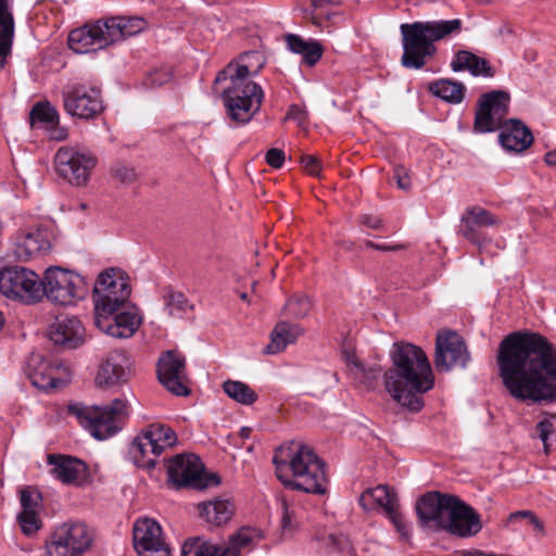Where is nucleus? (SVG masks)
Returning <instances> with one entry per match:
<instances>
[{"label": "nucleus", "mask_w": 556, "mask_h": 556, "mask_svg": "<svg viewBox=\"0 0 556 556\" xmlns=\"http://www.w3.org/2000/svg\"><path fill=\"white\" fill-rule=\"evenodd\" d=\"M500 377L521 402L556 403V348L538 332H511L498 346Z\"/></svg>", "instance_id": "f257e3e1"}, {"label": "nucleus", "mask_w": 556, "mask_h": 556, "mask_svg": "<svg viewBox=\"0 0 556 556\" xmlns=\"http://www.w3.org/2000/svg\"><path fill=\"white\" fill-rule=\"evenodd\" d=\"M390 358L392 366L383 374L386 391L409 412H419L425 405L424 394L434 386L426 353L415 344L395 342Z\"/></svg>", "instance_id": "f03ea898"}, {"label": "nucleus", "mask_w": 556, "mask_h": 556, "mask_svg": "<svg viewBox=\"0 0 556 556\" xmlns=\"http://www.w3.org/2000/svg\"><path fill=\"white\" fill-rule=\"evenodd\" d=\"M273 464L286 488L316 495L327 493L326 463L308 445L291 441L277 447Z\"/></svg>", "instance_id": "7ed1b4c3"}, {"label": "nucleus", "mask_w": 556, "mask_h": 556, "mask_svg": "<svg viewBox=\"0 0 556 556\" xmlns=\"http://www.w3.org/2000/svg\"><path fill=\"white\" fill-rule=\"evenodd\" d=\"M260 62L255 68L249 63L230 62L217 73L214 85L229 80V86L222 92L227 117L236 125H245L260 111L264 92L262 87L251 80L263 68Z\"/></svg>", "instance_id": "20e7f679"}, {"label": "nucleus", "mask_w": 556, "mask_h": 556, "mask_svg": "<svg viewBox=\"0 0 556 556\" xmlns=\"http://www.w3.org/2000/svg\"><path fill=\"white\" fill-rule=\"evenodd\" d=\"M68 413L74 415L93 438L105 440L121 430L128 416V404L122 399H115L104 406L74 404L68 406Z\"/></svg>", "instance_id": "39448f33"}, {"label": "nucleus", "mask_w": 556, "mask_h": 556, "mask_svg": "<svg viewBox=\"0 0 556 556\" xmlns=\"http://www.w3.org/2000/svg\"><path fill=\"white\" fill-rule=\"evenodd\" d=\"M131 287L121 269L111 267L102 271L92 289L94 317L114 315L129 303Z\"/></svg>", "instance_id": "423d86ee"}, {"label": "nucleus", "mask_w": 556, "mask_h": 556, "mask_svg": "<svg viewBox=\"0 0 556 556\" xmlns=\"http://www.w3.org/2000/svg\"><path fill=\"white\" fill-rule=\"evenodd\" d=\"M40 285V301L47 296L59 305H71L88 293V283L83 276L59 266L49 267Z\"/></svg>", "instance_id": "0eeeda50"}, {"label": "nucleus", "mask_w": 556, "mask_h": 556, "mask_svg": "<svg viewBox=\"0 0 556 556\" xmlns=\"http://www.w3.org/2000/svg\"><path fill=\"white\" fill-rule=\"evenodd\" d=\"M92 540V531L84 521L63 522L46 542V556H83Z\"/></svg>", "instance_id": "6e6552de"}, {"label": "nucleus", "mask_w": 556, "mask_h": 556, "mask_svg": "<svg viewBox=\"0 0 556 556\" xmlns=\"http://www.w3.org/2000/svg\"><path fill=\"white\" fill-rule=\"evenodd\" d=\"M456 497L454 494L440 491H429L422 494L415 505L419 526L434 532L446 531Z\"/></svg>", "instance_id": "1a4fd4ad"}, {"label": "nucleus", "mask_w": 556, "mask_h": 556, "mask_svg": "<svg viewBox=\"0 0 556 556\" xmlns=\"http://www.w3.org/2000/svg\"><path fill=\"white\" fill-rule=\"evenodd\" d=\"M40 286L38 275L27 268L12 266L0 270V292L9 299L37 303L42 291Z\"/></svg>", "instance_id": "9d476101"}, {"label": "nucleus", "mask_w": 556, "mask_h": 556, "mask_svg": "<svg viewBox=\"0 0 556 556\" xmlns=\"http://www.w3.org/2000/svg\"><path fill=\"white\" fill-rule=\"evenodd\" d=\"M62 98L64 111L80 119H92L104 110L101 90L86 84L67 85Z\"/></svg>", "instance_id": "9b49d317"}, {"label": "nucleus", "mask_w": 556, "mask_h": 556, "mask_svg": "<svg viewBox=\"0 0 556 556\" xmlns=\"http://www.w3.org/2000/svg\"><path fill=\"white\" fill-rule=\"evenodd\" d=\"M400 29L403 45L402 65L416 70L424 67L427 59L435 54L437 48L424 30L421 22L402 24Z\"/></svg>", "instance_id": "f8f14e48"}, {"label": "nucleus", "mask_w": 556, "mask_h": 556, "mask_svg": "<svg viewBox=\"0 0 556 556\" xmlns=\"http://www.w3.org/2000/svg\"><path fill=\"white\" fill-rule=\"evenodd\" d=\"M97 164L91 153L80 152L71 147L60 148L54 155V168L60 177L73 186H85Z\"/></svg>", "instance_id": "ddd939ff"}, {"label": "nucleus", "mask_w": 556, "mask_h": 556, "mask_svg": "<svg viewBox=\"0 0 556 556\" xmlns=\"http://www.w3.org/2000/svg\"><path fill=\"white\" fill-rule=\"evenodd\" d=\"M509 94L506 91L493 90L482 94L478 101L475 116V130L490 132L501 129L508 113Z\"/></svg>", "instance_id": "4468645a"}, {"label": "nucleus", "mask_w": 556, "mask_h": 556, "mask_svg": "<svg viewBox=\"0 0 556 556\" xmlns=\"http://www.w3.org/2000/svg\"><path fill=\"white\" fill-rule=\"evenodd\" d=\"M470 354L462 336L452 330H441L435 338L434 365L439 371H448L454 367L465 368Z\"/></svg>", "instance_id": "2eb2a0df"}, {"label": "nucleus", "mask_w": 556, "mask_h": 556, "mask_svg": "<svg viewBox=\"0 0 556 556\" xmlns=\"http://www.w3.org/2000/svg\"><path fill=\"white\" fill-rule=\"evenodd\" d=\"M134 547L139 556H169L170 548L162 535L161 526L151 518H142L134 525Z\"/></svg>", "instance_id": "dca6fc26"}, {"label": "nucleus", "mask_w": 556, "mask_h": 556, "mask_svg": "<svg viewBox=\"0 0 556 556\" xmlns=\"http://www.w3.org/2000/svg\"><path fill=\"white\" fill-rule=\"evenodd\" d=\"M160 382L175 395H187L189 389L185 383L186 359L176 351L165 352L157 362Z\"/></svg>", "instance_id": "f3484780"}, {"label": "nucleus", "mask_w": 556, "mask_h": 556, "mask_svg": "<svg viewBox=\"0 0 556 556\" xmlns=\"http://www.w3.org/2000/svg\"><path fill=\"white\" fill-rule=\"evenodd\" d=\"M96 326L113 338L127 339L134 336L141 324V316L129 303L114 315L94 317Z\"/></svg>", "instance_id": "a211bd4d"}, {"label": "nucleus", "mask_w": 556, "mask_h": 556, "mask_svg": "<svg viewBox=\"0 0 556 556\" xmlns=\"http://www.w3.org/2000/svg\"><path fill=\"white\" fill-rule=\"evenodd\" d=\"M481 529L482 521L479 513L457 496L451 510L445 532L465 539L475 536Z\"/></svg>", "instance_id": "6ab92c4d"}, {"label": "nucleus", "mask_w": 556, "mask_h": 556, "mask_svg": "<svg viewBox=\"0 0 556 556\" xmlns=\"http://www.w3.org/2000/svg\"><path fill=\"white\" fill-rule=\"evenodd\" d=\"M498 218L488 210L473 205L466 208L460 218L458 232L473 244L484 240L483 228L497 226Z\"/></svg>", "instance_id": "aec40b11"}, {"label": "nucleus", "mask_w": 556, "mask_h": 556, "mask_svg": "<svg viewBox=\"0 0 556 556\" xmlns=\"http://www.w3.org/2000/svg\"><path fill=\"white\" fill-rule=\"evenodd\" d=\"M201 459L193 455H177L168 460L167 479L175 489H194L199 481Z\"/></svg>", "instance_id": "412c9836"}, {"label": "nucleus", "mask_w": 556, "mask_h": 556, "mask_svg": "<svg viewBox=\"0 0 556 556\" xmlns=\"http://www.w3.org/2000/svg\"><path fill=\"white\" fill-rule=\"evenodd\" d=\"M131 376V364L126 352L115 350L111 352L100 366L97 382L100 387H112L126 383Z\"/></svg>", "instance_id": "4be33fe9"}, {"label": "nucleus", "mask_w": 556, "mask_h": 556, "mask_svg": "<svg viewBox=\"0 0 556 556\" xmlns=\"http://www.w3.org/2000/svg\"><path fill=\"white\" fill-rule=\"evenodd\" d=\"M50 340L66 349H76L85 340V329L75 316L59 315L49 331Z\"/></svg>", "instance_id": "5701e85b"}, {"label": "nucleus", "mask_w": 556, "mask_h": 556, "mask_svg": "<svg viewBox=\"0 0 556 556\" xmlns=\"http://www.w3.org/2000/svg\"><path fill=\"white\" fill-rule=\"evenodd\" d=\"M58 367L40 354L33 353L26 367V375L31 384L39 390L49 391L65 386V381L56 376Z\"/></svg>", "instance_id": "b1692460"}, {"label": "nucleus", "mask_w": 556, "mask_h": 556, "mask_svg": "<svg viewBox=\"0 0 556 556\" xmlns=\"http://www.w3.org/2000/svg\"><path fill=\"white\" fill-rule=\"evenodd\" d=\"M47 463L51 466V475L65 484H80L87 477V465L76 457L48 454Z\"/></svg>", "instance_id": "393cba45"}, {"label": "nucleus", "mask_w": 556, "mask_h": 556, "mask_svg": "<svg viewBox=\"0 0 556 556\" xmlns=\"http://www.w3.org/2000/svg\"><path fill=\"white\" fill-rule=\"evenodd\" d=\"M498 140L508 151L523 152L533 143L531 129L520 119L510 118L501 127Z\"/></svg>", "instance_id": "a878e982"}, {"label": "nucleus", "mask_w": 556, "mask_h": 556, "mask_svg": "<svg viewBox=\"0 0 556 556\" xmlns=\"http://www.w3.org/2000/svg\"><path fill=\"white\" fill-rule=\"evenodd\" d=\"M253 536L249 529L242 528L229 536L227 544H212L207 541L197 551L195 556H241V549L250 546Z\"/></svg>", "instance_id": "bb28decb"}, {"label": "nucleus", "mask_w": 556, "mask_h": 556, "mask_svg": "<svg viewBox=\"0 0 556 556\" xmlns=\"http://www.w3.org/2000/svg\"><path fill=\"white\" fill-rule=\"evenodd\" d=\"M68 46L76 53L105 48L100 26L94 23L72 30L68 35Z\"/></svg>", "instance_id": "cd10ccee"}, {"label": "nucleus", "mask_w": 556, "mask_h": 556, "mask_svg": "<svg viewBox=\"0 0 556 556\" xmlns=\"http://www.w3.org/2000/svg\"><path fill=\"white\" fill-rule=\"evenodd\" d=\"M200 517L210 527H222L228 523L235 515L236 506L229 500L215 498L198 504Z\"/></svg>", "instance_id": "c85d7f7f"}, {"label": "nucleus", "mask_w": 556, "mask_h": 556, "mask_svg": "<svg viewBox=\"0 0 556 556\" xmlns=\"http://www.w3.org/2000/svg\"><path fill=\"white\" fill-rule=\"evenodd\" d=\"M14 253L20 261H28L41 252L50 249L49 241L40 231H20L14 238Z\"/></svg>", "instance_id": "c756f323"}, {"label": "nucleus", "mask_w": 556, "mask_h": 556, "mask_svg": "<svg viewBox=\"0 0 556 556\" xmlns=\"http://www.w3.org/2000/svg\"><path fill=\"white\" fill-rule=\"evenodd\" d=\"M359 505L365 510H371L376 507L382 508L386 515H388L399 507V500L388 485L380 484L363 492L359 497Z\"/></svg>", "instance_id": "7c9ffc66"}, {"label": "nucleus", "mask_w": 556, "mask_h": 556, "mask_svg": "<svg viewBox=\"0 0 556 556\" xmlns=\"http://www.w3.org/2000/svg\"><path fill=\"white\" fill-rule=\"evenodd\" d=\"M14 38V17L9 0H0V70L11 54Z\"/></svg>", "instance_id": "2f4dec72"}, {"label": "nucleus", "mask_w": 556, "mask_h": 556, "mask_svg": "<svg viewBox=\"0 0 556 556\" xmlns=\"http://www.w3.org/2000/svg\"><path fill=\"white\" fill-rule=\"evenodd\" d=\"M303 334V328L288 321L278 323L270 334V342L266 346V353L276 354L283 351L288 344L294 343Z\"/></svg>", "instance_id": "473e14b6"}, {"label": "nucleus", "mask_w": 556, "mask_h": 556, "mask_svg": "<svg viewBox=\"0 0 556 556\" xmlns=\"http://www.w3.org/2000/svg\"><path fill=\"white\" fill-rule=\"evenodd\" d=\"M286 43L290 51L303 56V62L308 65H315L323 56V46L316 40H304L295 34L286 35Z\"/></svg>", "instance_id": "72a5a7b5"}, {"label": "nucleus", "mask_w": 556, "mask_h": 556, "mask_svg": "<svg viewBox=\"0 0 556 556\" xmlns=\"http://www.w3.org/2000/svg\"><path fill=\"white\" fill-rule=\"evenodd\" d=\"M130 454L138 467H142L148 470L154 468L156 457L161 455L157 447H155L151 442V439L147 438L142 432L134 439L130 447Z\"/></svg>", "instance_id": "f704fd0d"}, {"label": "nucleus", "mask_w": 556, "mask_h": 556, "mask_svg": "<svg viewBox=\"0 0 556 556\" xmlns=\"http://www.w3.org/2000/svg\"><path fill=\"white\" fill-rule=\"evenodd\" d=\"M465 86L459 81L439 79L430 83L429 91L450 103H459L465 97Z\"/></svg>", "instance_id": "c9c22d12"}, {"label": "nucleus", "mask_w": 556, "mask_h": 556, "mask_svg": "<svg viewBox=\"0 0 556 556\" xmlns=\"http://www.w3.org/2000/svg\"><path fill=\"white\" fill-rule=\"evenodd\" d=\"M424 30L428 34L432 42L441 40L446 36L459 33L462 21L458 18L450 21H428L421 22Z\"/></svg>", "instance_id": "e433bc0d"}, {"label": "nucleus", "mask_w": 556, "mask_h": 556, "mask_svg": "<svg viewBox=\"0 0 556 556\" xmlns=\"http://www.w3.org/2000/svg\"><path fill=\"white\" fill-rule=\"evenodd\" d=\"M142 433L151 439V442L161 454L166 447L173 446L177 440L175 431L163 424H152Z\"/></svg>", "instance_id": "4c0bfd02"}, {"label": "nucleus", "mask_w": 556, "mask_h": 556, "mask_svg": "<svg viewBox=\"0 0 556 556\" xmlns=\"http://www.w3.org/2000/svg\"><path fill=\"white\" fill-rule=\"evenodd\" d=\"M223 390L230 399L242 405H252L257 400L255 391L242 381L227 380L223 383Z\"/></svg>", "instance_id": "58836bf2"}, {"label": "nucleus", "mask_w": 556, "mask_h": 556, "mask_svg": "<svg viewBox=\"0 0 556 556\" xmlns=\"http://www.w3.org/2000/svg\"><path fill=\"white\" fill-rule=\"evenodd\" d=\"M164 304L170 316L182 315L192 308L186 295L180 291H174L172 288L165 289Z\"/></svg>", "instance_id": "ea45409f"}, {"label": "nucleus", "mask_w": 556, "mask_h": 556, "mask_svg": "<svg viewBox=\"0 0 556 556\" xmlns=\"http://www.w3.org/2000/svg\"><path fill=\"white\" fill-rule=\"evenodd\" d=\"M29 118L31 124L36 122L43 123L49 126L59 124V113L48 101L36 103L29 113Z\"/></svg>", "instance_id": "a19ab883"}, {"label": "nucleus", "mask_w": 556, "mask_h": 556, "mask_svg": "<svg viewBox=\"0 0 556 556\" xmlns=\"http://www.w3.org/2000/svg\"><path fill=\"white\" fill-rule=\"evenodd\" d=\"M96 24L100 26L102 30L104 47H108L109 45H112L116 41L123 40L119 16L100 20L97 21Z\"/></svg>", "instance_id": "79ce46f5"}, {"label": "nucleus", "mask_w": 556, "mask_h": 556, "mask_svg": "<svg viewBox=\"0 0 556 556\" xmlns=\"http://www.w3.org/2000/svg\"><path fill=\"white\" fill-rule=\"evenodd\" d=\"M311 308V301L307 296L295 294L287 301L285 313L289 317L301 319L308 315Z\"/></svg>", "instance_id": "37998d69"}, {"label": "nucleus", "mask_w": 556, "mask_h": 556, "mask_svg": "<svg viewBox=\"0 0 556 556\" xmlns=\"http://www.w3.org/2000/svg\"><path fill=\"white\" fill-rule=\"evenodd\" d=\"M18 523L24 534L31 535L37 532L41 527V521L38 511H21L17 516Z\"/></svg>", "instance_id": "c03bdc74"}, {"label": "nucleus", "mask_w": 556, "mask_h": 556, "mask_svg": "<svg viewBox=\"0 0 556 556\" xmlns=\"http://www.w3.org/2000/svg\"><path fill=\"white\" fill-rule=\"evenodd\" d=\"M121 31L123 39L137 35L146 27V21L141 17H122L119 16Z\"/></svg>", "instance_id": "a18cd8bd"}, {"label": "nucleus", "mask_w": 556, "mask_h": 556, "mask_svg": "<svg viewBox=\"0 0 556 556\" xmlns=\"http://www.w3.org/2000/svg\"><path fill=\"white\" fill-rule=\"evenodd\" d=\"M41 501V494L35 490L27 488L21 491L22 511H38Z\"/></svg>", "instance_id": "49530a36"}, {"label": "nucleus", "mask_w": 556, "mask_h": 556, "mask_svg": "<svg viewBox=\"0 0 556 556\" xmlns=\"http://www.w3.org/2000/svg\"><path fill=\"white\" fill-rule=\"evenodd\" d=\"M112 175L123 185H131L137 180L136 170L126 164H116L112 168Z\"/></svg>", "instance_id": "de8ad7c7"}, {"label": "nucleus", "mask_w": 556, "mask_h": 556, "mask_svg": "<svg viewBox=\"0 0 556 556\" xmlns=\"http://www.w3.org/2000/svg\"><path fill=\"white\" fill-rule=\"evenodd\" d=\"M172 79V73L167 70H155L149 73L144 80L143 85L147 88H156L161 87L164 84L168 83Z\"/></svg>", "instance_id": "09e8293b"}, {"label": "nucleus", "mask_w": 556, "mask_h": 556, "mask_svg": "<svg viewBox=\"0 0 556 556\" xmlns=\"http://www.w3.org/2000/svg\"><path fill=\"white\" fill-rule=\"evenodd\" d=\"M468 71L473 76L482 75L484 77H493L495 75V71L490 65V63L485 59L480 58L476 54L472 62L470 63V67L468 68Z\"/></svg>", "instance_id": "8fccbe9b"}, {"label": "nucleus", "mask_w": 556, "mask_h": 556, "mask_svg": "<svg viewBox=\"0 0 556 556\" xmlns=\"http://www.w3.org/2000/svg\"><path fill=\"white\" fill-rule=\"evenodd\" d=\"M527 519L530 525H532L533 530L540 534H544V523L536 517V515L532 510H518L511 513L509 515V521H515L517 519Z\"/></svg>", "instance_id": "3c124183"}, {"label": "nucleus", "mask_w": 556, "mask_h": 556, "mask_svg": "<svg viewBox=\"0 0 556 556\" xmlns=\"http://www.w3.org/2000/svg\"><path fill=\"white\" fill-rule=\"evenodd\" d=\"M220 483V477L216 473L206 472L204 470V466L201 463V467L199 468V481L194 489L201 490L210 486L218 485Z\"/></svg>", "instance_id": "603ef678"}, {"label": "nucleus", "mask_w": 556, "mask_h": 556, "mask_svg": "<svg viewBox=\"0 0 556 556\" xmlns=\"http://www.w3.org/2000/svg\"><path fill=\"white\" fill-rule=\"evenodd\" d=\"M473 58H475V54L469 51H465V50L458 51L455 54L454 60L452 61V64H451L452 70L455 72L465 71V70L468 71Z\"/></svg>", "instance_id": "864d4df0"}, {"label": "nucleus", "mask_w": 556, "mask_h": 556, "mask_svg": "<svg viewBox=\"0 0 556 556\" xmlns=\"http://www.w3.org/2000/svg\"><path fill=\"white\" fill-rule=\"evenodd\" d=\"M388 518L396 528L397 532L404 538H409V529L406 525L403 515L400 513L399 507L394 508L392 513H389Z\"/></svg>", "instance_id": "5fc2aeb1"}, {"label": "nucleus", "mask_w": 556, "mask_h": 556, "mask_svg": "<svg viewBox=\"0 0 556 556\" xmlns=\"http://www.w3.org/2000/svg\"><path fill=\"white\" fill-rule=\"evenodd\" d=\"M342 357L345 364L350 367L353 375L358 370H364V364L356 356V353L353 349L344 348L342 351Z\"/></svg>", "instance_id": "6e6d98bb"}, {"label": "nucleus", "mask_w": 556, "mask_h": 556, "mask_svg": "<svg viewBox=\"0 0 556 556\" xmlns=\"http://www.w3.org/2000/svg\"><path fill=\"white\" fill-rule=\"evenodd\" d=\"M301 163L307 174L311 176H319L321 165L318 157L314 155H302Z\"/></svg>", "instance_id": "4d7b16f0"}, {"label": "nucleus", "mask_w": 556, "mask_h": 556, "mask_svg": "<svg viewBox=\"0 0 556 556\" xmlns=\"http://www.w3.org/2000/svg\"><path fill=\"white\" fill-rule=\"evenodd\" d=\"M289 119L295 121L300 127H303L306 124L307 113L300 105L292 104L290 105L285 117V121Z\"/></svg>", "instance_id": "13d9d810"}, {"label": "nucleus", "mask_w": 556, "mask_h": 556, "mask_svg": "<svg viewBox=\"0 0 556 556\" xmlns=\"http://www.w3.org/2000/svg\"><path fill=\"white\" fill-rule=\"evenodd\" d=\"M265 160L270 167L280 168L286 160L285 152L281 149L271 148L266 152Z\"/></svg>", "instance_id": "bf43d9fd"}, {"label": "nucleus", "mask_w": 556, "mask_h": 556, "mask_svg": "<svg viewBox=\"0 0 556 556\" xmlns=\"http://www.w3.org/2000/svg\"><path fill=\"white\" fill-rule=\"evenodd\" d=\"M394 179L396 180V185L402 190H409L410 189V178L406 172V169L403 166H396L394 168Z\"/></svg>", "instance_id": "052dcab7"}, {"label": "nucleus", "mask_w": 556, "mask_h": 556, "mask_svg": "<svg viewBox=\"0 0 556 556\" xmlns=\"http://www.w3.org/2000/svg\"><path fill=\"white\" fill-rule=\"evenodd\" d=\"M536 429L539 431V437L544 444V450H545V452H547V450H548L547 439H548V435L554 431V426L549 420L543 419L536 425Z\"/></svg>", "instance_id": "680f3d73"}, {"label": "nucleus", "mask_w": 556, "mask_h": 556, "mask_svg": "<svg viewBox=\"0 0 556 556\" xmlns=\"http://www.w3.org/2000/svg\"><path fill=\"white\" fill-rule=\"evenodd\" d=\"M380 372H381V368L378 366L366 367L364 365V370H358L357 372L354 374V377L361 378L363 381L370 382V381L378 379V377L380 376Z\"/></svg>", "instance_id": "e2e57ef3"}, {"label": "nucleus", "mask_w": 556, "mask_h": 556, "mask_svg": "<svg viewBox=\"0 0 556 556\" xmlns=\"http://www.w3.org/2000/svg\"><path fill=\"white\" fill-rule=\"evenodd\" d=\"M199 543H200L199 536L189 538L182 545L181 556H188V554L192 553L193 551H194V555H195L197 551L202 545V543L201 544H199Z\"/></svg>", "instance_id": "0e129e2a"}, {"label": "nucleus", "mask_w": 556, "mask_h": 556, "mask_svg": "<svg viewBox=\"0 0 556 556\" xmlns=\"http://www.w3.org/2000/svg\"><path fill=\"white\" fill-rule=\"evenodd\" d=\"M361 223L368 228L379 230L382 228V219L378 216L374 215H363L361 217Z\"/></svg>", "instance_id": "69168bd1"}, {"label": "nucleus", "mask_w": 556, "mask_h": 556, "mask_svg": "<svg viewBox=\"0 0 556 556\" xmlns=\"http://www.w3.org/2000/svg\"><path fill=\"white\" fill-rule=\"evenodd\" d=\"M282 506H283V514H282V518H281L282 529L283 530L292 529L293 513L289 510L287 503L283 502Z\"/></svg>", "instance_id": "338daca9"}, {"label": "nucleus", "mask_w": 556, "mask_h": 556, "mask_svg": "<svg viewBox=\"0 0 556 556\" xmlns=\"http://www.w3.org/2000/svg\"><path fill=\"white\" fill-rule=\"evenodd\" d=\"M329 17L330 15L327 13V14H323L321 12L320 13H316L314 15H312V23L317 26V27H324L325 25H327L328 21H329Z\"/></svg>", "instance_id": "774afa93"}]
</instances>
